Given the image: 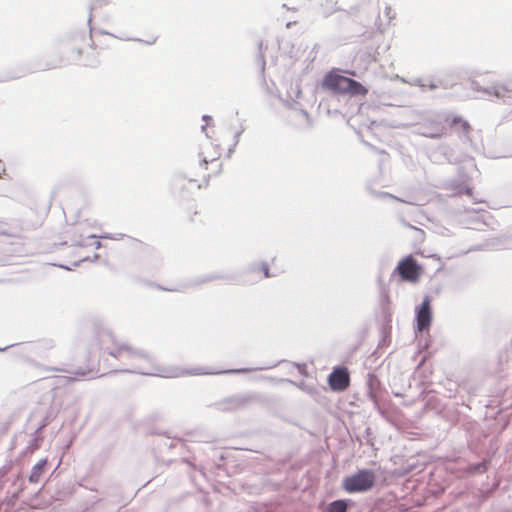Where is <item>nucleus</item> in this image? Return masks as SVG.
<instances>
[{
  "instance_id": "nucleus-1",
  "label": "nucleus",
  "mask_w": 512,
  "mask_h": 512,
  "mask_svg": "<svg viewBox=\"0 0 512 512\" xmlns=\"http://www.w3.org/2000/svg\"><path fill=\"white\" fill-rule=\"evenodd\" d=\"M206 135L209 140L203 144L200 152L191 159L184 172L185 179L190 183H195L197 189L207 186L209 180L218 176L223 169L221 156L224 147L219 142V138H213L208 131H206Z\"/></svg>"
},
{
  "instance_id": "nucleus-2",
  "label": "nucleus",
  "mask_w": 512,
  "mask_h": 512,
  "mask_svg": "<svg viewBox=\"0 0 512 512\" xmlns=\"http://www.w3.org/2000/svg\"><path fill=\"white\" fill-rule=\"evenodd\" d=\"M322 88L334 94L350 96H366L368 89L360 82L345 77L338 69L330 70L322 79Z\"/></svg>"
},
{
  "instance_id": "nucleus-3",
  "label": "nucleus",
  "mask_w": 512,
  "mask_h": 512,
  "mask_svg": "<svg viewBox=\"0 0 512 512\" xmlns=\"http://www.w3.org/2000/svg\"><path fill=\"white\" fill-rule=\"evenodd\" d=\"M98 347L101 351V358H105L106 354H108L119 361L127 363L142 357L140 351L123 343L110 333H105L100 336Z\"/></svg>"
},
{
  "instance_id": "nucleus-4",
  "label": "nucleus",
  "mask_w": 512,
  "mask_h": 512,
  "mask_svg": "<svg viewBox=\"0 0 512 512\" xmlns=\"http://www.w3.org/2000/svg\"><path fill=\"white\" fill-rule=\"evenodd\" d=\"M423 273L422 265L417 262L413 255L403 257L393 271V274L399 276L400 281L412 284L419 282Z\"/></svg>"
},
{
  "instance_id": "nucleus-5",
  "label": "nucleus",
  "mask_w": 512,
  "mask_h": 512,
  "mask_svg": "<svg viewBox=\"0 0 512 512\" xmlns=\"http://www.w3.org/2000/svg\"><path fill=\"white\" fill-rule=\"evenodd\" d=\"M375 480L376 475L372 470H359L343 480V489L348 493L365 492L374 486Z\"/></svg>"
},
{
  "instance_id": "nucleus-6",
  "label": "nucleus",
  "mask_w": 512,
  "mask_h": 512,
  "mask_svg": "<svg viewBox=\"0 0 512 512\" xmlns=\"http://www.w3.org/2000/svg\"><path fill=\"white\" fill-rule=\"evenodd\" d=\"M73 53L75 60L85 67H96L99 63V52L91 44L90 39L75 43Z\"/></svg>"
},
{
  "instance_id": "nucleus-7",
  "label": "nucleus",
  "mask_w": 512,
  "mask_h": 512,
  "mask_svg": "<svg viewBox=\"0 0 512 512\" xmlns=\"http://www.w3.org/2000/svg\"><path fill=\"white\" fill-rule=\"evenodd\" d=\"M328 384L331 390L345 391L350 385V374L346 367H336L328 376Z\"/></svg>"
},
{
  "instance_id": "nucleus-8",
  "label": "nucleus",
  "mask_w": 512,
  "mask_h": 512,
  "mask_svg": "<svg viewBox=\"0 0 512 512\" xmlns=\"http://www.w3.org/2000/svg\"><path fill=\"white\" fill-rule=\"evenodd\" d=\"M417 328L419 331H423L429 328L432 320L430 299L426 297L419 310L417 311Z\"/></svg>"
},
{
  "instance_id": "nucleus-9",
  "label": "nucleus",
  "mask_w": 512,
  "mask_h": 512,
  "mask_svg": "<svg viewBox=\"0 0 512 512\" xmlns=\"http://www.w3.org/2000/svg\"><path fill=\"white\" fill-rule=\"evenodd\" d=\"M444 124L448 128L453 129L455 132L465 136H469L472 130L468 121L461 116H446L444 119Z\"/></svg>"
},
{
  "instance_id": "nucleus-10",
  "label": "nucleus",
  "mask_w": 512,
  "mask_h": 512,
  "mask_svg": "<svg viewBox=\"0 0 512 512\" xmlns=\"http://www.w3.org/2000/svg\"><path fill=\"white\" fill-rule=\"evenodd\" d=\"M106 373V369H102L100 365V361H92L85 368L80 367L76 371V375L79 377H97L104 375Z\"/></svg>"
},
{
  "instance_id": "nucleus-11",
  "label": "nucleus",
  "mask_w": 512,
  "mask_h": 512,
  "mask_svg": "<svg viewBox=\"0 0 512 512\" xmlns=\"http://www.w3.org/2000/svg\"><path fill=\"white\" fill-rule=\"evenodd\" d=\"M47 459H41L37 464H35L32 469L31 473L29 475V482L30 483H38L40 479L42 478L46 466H47Z\"/></svg>"
},
{
  "instance_id": "nucleus-12",
  "label": "nucleus",
  "mask_w": 512,
  "mask_h": 512,
  "mask_svg": "<svg viewBox=\"0 0 512 512\" xmlns=\"http://www.w3.org/2000/svg\"><path fill=\"white\" fill-rule=\"evenodd\" d=\"M347 502L345 500H336L331 502L327 507V512H346Z\"/></svg>"
},
{
  "instance_id": "nucleus-13",
  "label": "nucleus",
  "mask_w": 512,
  "mask_h": 512,
  "mask_svg": "<svg viewBox=\"0 0 512 512\" xmlns=\"http://www.w3.org/2000/svg\"><path fill=\"white\" fill-rule=\"evenodd\" d=\"M197 216H198V212L197 211H189L188 214H187V220L191 224H194L196 222V217Z\"/></svg>"
},
{
  "instance_id": "nucleus-14",
  "label": "nucleus",
  "mask_w": 512,
  "mask_h": 512,
  "mask_svg": "<svg viewBox=\"0 0 512 512\" xmlns=\"http://www.w3.org/2000/svg\"><path fill=\"white\" fill-rule=\"evenodd\" d=\"M262 270H263V272H264V276H265V277H269V276H270V275H269V269H268V267H267L266 265H264V266L262 267Z\"/></svg>"
},
{
  "instance_id": "nucleus-15",
  "label": "nucleus",
  "mask_w": 512,
  "mask_h": 512,
  "mask_svg": "<svg viewBox=\"0 0 512 512\" xmlns=\"http://www.w3.org/2000/svg\"><path fill=\"white\" fill-rule=\"evenodd\" d=\"M350 75L352 76H355V72L351 71V72H348Z\"/></svg>"
},
{
  "instance_id": "nucleus-16",
  "label": "nucleus",
  "mask_w": 512,
  "mask_h": 512,
  "mask_svg": "<svg viewBox=\"0 0 512 512\" xmlns=\"http://www.w3.org/2000/svg\"><path fill=\"white\" fill-rule=\"evenodd\" d=\"M242 370L241 369H238V370H233L232 372H241Z\"/></svg>"
}]
</instances>
